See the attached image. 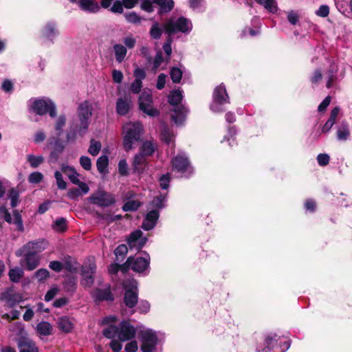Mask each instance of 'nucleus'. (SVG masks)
Returning a JSON list of instances; mask_svg holds the SVG:
<instances>
[{
	"label": "nucleus",
	"mask_w": 352,
	"mask_h": 352,
	"mask_svg": "<svg viewBox=\"0 0 352 352\" xmlns=\"http://www.w3.org/2000/svg\"><path fill=\"white\" fill-rule=\"evenodd\" d=\"M45 248L41 246V243L38 241H30L23 245L21 248L17 250L15 255L17 257L22 256L24 252H32L34 254H38Z\"/></svg>",
	"instance_id": "nucleus-16"
},
{
	"label": "nucleus",
	"mask_w": 352,
	"mask_h": 352,
	"mask_svg": "<svg viewBox=\"0 0 352 352\" xmlns=\"http://www.w3.org/2000/svg\"><path fill=\"white\" fill-rule=\"evenodd\" d=\"M174 114L172 115V120L177 124H182L186 118L187 110L183 105L175 107L173 109Z\"/></svg>",
	"instance_id": "nucleus-25"
},
{
	"label": "nucleus",
	"mask_w": 352,
	"mask_h": 352,
	"mask_svg": "<svg viewBox=\"0 0 352 352\" xmlns=\"http://www.w3.org/2000/svg\"><path fill=\"white\" fill-rule=\"evenodd\" d=\"M54 177L56 180L57 187L60 190H65L67 188V182L64 181L62 173L56 170L54 173Z\"/></svg>",
	"instance_id": "nucleus-53"
},
{
	"label": "nucleus",
	"mask_w": 352,
	"mask_h": 352,
	"mask_svg": "<svg viewBox=\"0 0 352 352\" xmlns=\"http://www.w3.org/2000/svg\"><path fill=\"white\" fill-rule=\"evenodd\" d=\"M91 204L97 205L102 208L109 207L115 204L116 200L113 196L104 191L98 190L89 197Z\"/></svg>",
	"instance_id": "nucleus-11"
},
{
	"label": "nucleus",
	"mask_w": 352,
	"mask_h": 352,
	"mask_svg": "<svg viewBox=\"0 0 352 352\" xmlns=\"http://www.w3.org/2000/svg\"><path fill=\"white\" fill-rule=\"evenodd\" d=\"M304 208L306 210L313 213L316 210V202L313 199H307L304 204Z\"/></svg>",
	"instance_id": "nucleus-62"
},
{
	"label": "nucleus",
	"mask_w": 352,
	"mask_h": 352,
	"mask_svg": "<svg viewBox=\"0 0 352 352\" xmlns=\"http://www.w3.org/2000/svg\"><path fill=\"white\" fill-rule=\"evenodd\" d=\"M163 29L167 34L172 36L176 32H189L192 29V24L190 21L184 16H179L175 21L170 18L163 25Z\"/></svg>",
	"instance_id": "nucleus-4"
},
{
	"label": "nucleus",
	"mask_w": 352,
	"mask_h": 352,
	"mask_svg": "<svg viewBox=\"0 0 352 352\" xmlns=\"http://www.w3.org/2000/svg\"><path fill=\"white\" fill-rule=\"evenodd\" d=\"M173 133L171 130L167 127L164 126L161 131L160 133V139L161 140L165 143L166 144H170L172 140Z\"/></svg>",
	"instance_id": "nucleus-48"
},
{
	"label": "nucleus",
	"mask_w": 352,
	"mask_h": 352,
	"mask_svg": "<svg viewBox=\"0 0 352 352\" xmlns=\"http://www.w3.org/2000/svg\"><path fill=\"white\" fill-rule=\"evenodd\" d=\"M14 219L12 220V223L16 225V230L19 232L24 231V226L23 223V219L20 212L18 210H14L13 212Z\"/></svg>",
	"instance_id": "nucleus-43"
},
{
	"label": "nucleus",
	"mask_w": 352,
	"mask_h": 352,
	"mask_svg": "<svg viewBox=\"0 0 352 352\" xmlns=\"http://www.w3.org/2000/svg\"><path fill=\"white\" fill-rule=\"evenodd\" d=\"M101 148V142L100 141L96 140L94 138H91L90 140L89 147L88 148V153L93 156H96L100 151Z\"/></svg>",
	"instance_id": "nucleus-40"
},
{
	"label": "nucleus",
	"mask_w": 352,
	"mask_h": 352,
	"mask_svg": "<svg viewBox=\"0 0 352 352\" xmlns=\"http://www.w3.org/2000/svg\"><path fill=\"white\" fill-rule=\"evenodd\" d=\"M118 172L122 176H126L128 173V164L125 159L120 160L118 163Z\"/></svg>",
	"instance_id": "nucleus-59"
},
{
	"label": "nucleus",
	"mask_w": 352,
	"mask_h": 352,
	"mask_svg": "<svg viewBox=\"0 0 352 352\" xmlns=\"http://www.w3.org/2000/svg\"><path fill=\"white\" fill-rule=\"evenodd\" d=\"M52 228L54 230L60 231V232H65L67 229V220L64 217H60L56 219V220L54 221Z\"/></svg>",
	"instance_id": "nucleus-47"
},
{
	"label": "nucleus",
	"mask_w": 352,
	"mask_h": 352,
	"mask_svg": "<svg viewBox=\"0 0 352 352\" xmlns=\"http://www.w3.org/2000/svg\"><path fill=\"white\" fill-rule=\"evenodd\" d=\"M81 188H72L67 192V197L72 200L77 199L80 196L85 195Z\"/></svg>",
	"instance_id": "nucleus-52"
},
{
	"label": "nucleus",
	"mask_w": 352,
	"mask_h": 352,
	"mask_svg": "<svg viewBox=\"0 0 352 352\" xmlns=\"http://www.w3.org/2000/svg\"><path fill=\"white\" fill-rule=\"evenodd\" d=\"M34 276L39 282H42L50 277V272L45 268H41L34 273Z\"/></svg>",
	"instance_id": "nucleus-55"
},
{
	"label": "nucleus",
	"mask_w": 352,
	"mask_h": 352,
	"mask_svg": "<svg viewBox=\"0 0 352 352\" xmlns=\"http://www.w3.org/2000/svg\"><path fill=\"white\" fill-rule=\"evenodd\" d=\"M149 33L152 38L156 40L160 38L162 34V30L160 28L158 23L156 22L152 25Z\"/></svg>",
	"instance_id": "nucleus-51"
},
{
	"label": "nucleus",
	"mask_w": 352,
	"mask_h": 352,
	"mask_svg": "<svg viewBox=\"0 0 352 352\" xmlns=\"http://www.w3.org/2000/svg\"><path fill=\"white\" fill-rule=\"evenodd\" d=\"M160 217V212L157 210L153 209L147 212L145 219L148 221H151L155 224H157V220Z\"/></svg>",
	"instance_id": "nucleus-54"
},
{
	"label": "nucleus",
	"mask_w": 352,
	"mask_h": 352,
	"mask_svg": "<svg viewBox=\"0 0 352 352\" xmlns=\"http://www.w3.org/2000/svg\"><path fill=\"white\" fill-rule=\"evenodd\" d=\"M142 206V203L138 200H130L124 204L122 208L125 212L136 211Z\"/></svg>",
	"instance_id": "nucleus-42"
},
{
	"label": "nucleus",
	"mask_w": 352,
	"mask_h": 352,
	"mask_svg": "<svg viewBox=\"0 0 352 352\" xmlns=\"http://www.w3.org/2000/svg\"><path fill=\"white\" fill-rule=\"evenodd\" d=\"M131 108V95L125 94L124 97L118 98L116 101V113L121 116H126Z\"/></svg>",
	"instance_id": "nucleus-15"
},
{
	"label": "nucleus",
	"mask_w": 352,
	"mask_h": 352,
	"mask_svg": "<svg viewBox=\"0 0 352 352\" xmlns=\"http://www.w3.org/2000/svg\"><path fill=\"white\" fill-rule=\"evenodd\" d=\"M157 7V14L160 16L169 13L175 7L174 0H142L140 8L142 10L152 13Z\"/></svg>",
	"instance_id": "nucleus-3"
},
{
	"label": "nucleus",
	"mask_w": 352,
	"mask_h": 352,
	"mask_svg": "<svg viewBox=\"0 0 352 352\" xmlns=\"http://www.w3.org/2000/svg\"><path fill=\"white\" fill-rule=\"evenodd\" d=\"M78 6L84 12L97 13L100 10V6L95 0H79Z\"/></svg>",
	"instance_id": "nucleus-19"
},
{
	"label": "nucleus",
	"mask_w": 352,
	"mask_h": 352,
	"mask_svg": "<svg viewBox=\"0 0 352 352\" xmlns=\"http://www.w3.org/2000/svg\"><path fill=\"white\" fill-rule=\"evenodd\" d=\"M109 158L107 155L99 157L96 162V166L100 173L105 174L108 173Z\"/></svg>",
	"instance_id": "nucleus-36"
},
{
	"label": "nucleus",
	"mask_w": 352,
	"mask_h": 352,
	"mask_svg": "<svg viewBox=\"0 0 352 352\" xmlns=\"http://www.w3.org/2000/svg\"><path fill=\"white\" fill-rule=\"evenodd\" d=\"M153 102L152 94L146 91H143L138 98L139 109L151 117L160 116V111L152 107Z\"/></svg>",
	"instance_id": "nucleus-9"
},
{
	"label": "nucleus",
	"mask_w": 352,
	"mask_h": 352,
	"mask_svg": "<svg viewBox=\"0 0 352 352\" xmlns=\"http://www.w3.org/2000/svg\"><path fill=\"white\" fill-rule=\"evenodd\" d=\"M103 336L113 340L116 336L119 338V327L114 324H111L102 331Z\"/></svg>",
	"instance_id": "nucleus-37"
},
{
	"label": "nucleus",
	"mask_w": 352,
	"mask_h": 352,
	"mask_svg": "<svg viewBox=\"0 0 352 352\" xmlns=\"http://www.w3.org/2000/svg\"><path fill=\"white\" fill-rule=\"evenodd\" d=\"M80 124L78 126V134L80 137H83L87 133L89 126V119L86 117H78Z\"/></svg>",
	"instance_id": "nucleus-39"
},
{
	"label": "nucleus",
	"mask_w": 352,
	"mask_h": 352,
	"mask_svg": "<svg viewBox=\"0 0 352 352\" xmlns=\"http://www.w3.org/2000/svg\"><path fill=\"white\" fill-rule=\"evenodd\" d=\"M43 179V175L40 172H33L28 177V182L31 184H38Z\"/></svg>",
	"instance_id": "nucleus-58"
},
{
	"label": "nucleus",
	"mask_w": 352,
	"mask_h": 352,
	"mask_svg": "<svg viewBox=\"0 0 352 352\" xmlns=\"http://www.w3.org/2000/svg\"><path fill=\"white\" fill-rule=\"evenodd\" d=\"M120 341H129L135 338L137 330L130 320H124L119 324Z\"/></svg>",
	"instance_id": "nucleus-12"
},
{
	"label": "nucleus",
	"mask_w": 352,
	"mask_h": 352,
	"mask_svg": "<svg viewBox=\"0 0 352 352\" xmlns=\"http://www.w3.org/2000/svg\"><path fill=\"white\" fill-rule=\"evenodd\" d=\"M80 166L86 170H90L91 168V159L87 156H81L79 160Z\"/></svg>",
	"instance_id": "nucleus-61"
},
{
	"label": "nucleus",
	"mask_w": 352,
	"mask_h": 352,
	"mask_svg": "<svg viewBox=\"0 0 352 352\" xmlns=\"http://www.w3.org/2000/svg\"><path fill=\"white\" fill-rule=\"evenodd\" d=\"M11 281L18 283L23 276V272L19 268L11 269L8 273Z\"/></svg>",
	"instance_id": "nucleus-49"
},
{
	"label": "nucleus",
	"mask_w": 352,
	"mask_h": 352,
	"mask_svg": "<svg viewBox=\"0 0 352 352\" xmlns=\"http://www.w3.org/2000/svg\"><path fill=\"white\" fill-rule=\"evenodd\" d=\"M25 262V270L32 271L40 264L41 257L38 254H34L32 252H24L22 255Z\"/></svg>",
	"instance_id": "nucleus-18"
},
{
	"label": "nucleus",
	"mask_w": 352,
	"mask_h": 352,
	"mask_svg": "<svg viewBox=\"0 0 352 352\" xmlns=\"http://www.w3.org/2000/svg\"><path fill=\"white\" fill-rule=\"evenodd\" d=\"M123 148L128 152L133 149L137 143L142 141L144 128L139 122L127 124L123 127Z\"/></svg>",
	"instance_id": "nucleus-1"
},
{
	"label": "nucleus",
	"mask_w": 352,
	"mask_h": 352,
	"mask_svg": "<svg viewBox=\"0 0 352 352\" xmlns=\"http://www.w3.org/2000/svg\"><path fill=\"white\" fill-rule=\"evenodd\" d=\"M123 302L129 309L135 307L138 302V289L136 285L130 283L123 285Z\"/></svg>",
	"instance_id": "nucleus-10"
},
{
	"label": "nucleus",
	"mask_w": 352,
	"mask_h": 352,
	"mask_svg": "<svg viewBox=\"0 0 352 352\" xmlns=\"http://www.w3.org/2000/svg\"><path fill=\"white\" fill-rule=\"evenodd\" d=\"M170 76L173 83H179L183 76V72L179 67H173L170 70Z\"/></svg>",
	"instance_id": "nucleus-45"
},
{
	"label": "nucleus",
	"mask_w": 352,
	"mask_h": 352,
	"mask_svg": "<svg viewBox=\"0 0 352 352\" xmlns=\"http://www.w3.org/2000/svg\"><path fill=\"white\" fill-rule=\"evenodd\" d=\"M142 342L140 349L142 352H153L157 344V336L152 330L141 331L138 333Z\"/></svg>",
	"instance_id": "nucleus-8"
},
{
	"label": "nucleus",
	"mask_w": 352,
	"mask_h": 352,
	"mask_svg": "<svg viewBox=\"0 0 352 352\" xmlns=\"http://www.w3.org/2000/svg\"><path fill=\"white\" fill-rule=\"evenodd\" d=\"M289 347L290 340L271 333L265 336V346L258 352H285Z\"/></svg>",
	"instance_id": "nucleus-2"
},
{
	"label": "nucleus",
	"mask_w": 352,
	"mask_h": 352,
	"mask_svg": "<svg viewBox=\"0 0 352 352\" xmlns=\"http://www.w3.org/2000/svg\"><path fill=\"white\" fill-rule=\"evenodd\" d=\"M144 253L146 254L148 258H144L142 256H133V260L131 262L133 271L138 273H142L149 267L150 256L146 252H144Z\"/></svg>",
	"instance_id": "nucleus-17"
},
{
	"label": "nucleus",
	"mask_w": 352,
	"mask_h": 352,
	"mask_svg": "<svg viewBox=\"0 0 352 352\" xmlns=\"http://www.w3.org/2000/svg\"><path fill=\"white\" fill-rule=\"evenodd\" d=\"M128 252V248L125 244L119 245L114 250L116 260L122 261Z\"/></svg>",
	"instance_id": "nucleus-46"
},
{
	"label": "nucleus",
	"mask_w": 352,
	"mask_h": 352,
	"mask_svg": "<svg viewBox=\"0 0 352 352\" xmlns=\"http://www.w3.org/2000/svg\"><path fill=\"white\" fill-rule=\"evenodd\" d=\"M183 96L179 89H173L170 91L168 96V102L172 106L179 107L182 100Z\"/></svg>",
	"instance_id": "nucleus-30"
},
{
	"label": "nucleus",
	"mask_w": 352,
	"mask_h": 352,
	"mask_svg": "<svg viewBox=\"0 0 352 352\" xmlns=\"http://www.w3.org/2000/svg\"><path fill=\"white\" fill-rule=\"evenodd\" d=\"M212 99L213 102L210 105V109L214 112H222L223 109L221 106L230 103V98L223 83H221L214 88Z\"/></svg>",
	"instance_id": "nucleus-6"
},
{
	"label": "nucleus",
	"mask_w": 352,
	"mask_h": 352,
	"mask_svg": "<svg viewBox=\"0 0 352 352\" xmlns=\"http://www.w3.org/2000/svg\"><path fill=\"white\" fill-rule=\"evenodd\" d=\"M96 266L95 263H89L82 266L81 276L82 280L81 285L90 287L94 283V274L96 273Z\"/></svg>",
	"instance_id": "nucleus-14"
},
{
	"label": "nucleus",
	"mask_w": 352,
	"mask_h": 352,
	"mask_svg": "<svg viewBox=\"0 0 352 352\" xmlns=\"http://www.w3.org/2000/svg\"><path fill=\"white\" fill-rule=\"evenodd\" d=\"M138 349V342L136 340H131V342H128L124 347L126 352H137Z\"/></svg>",
	"instance_id": "nucleus-64"
},
{
	"label": "nucleus",
	"mask_w": 352,
	"mask_h": 352,
	"mask_svg": "<svg viewBox=\"0 0 352 352\" xmlns=\"http://www.w3.org/2000/svg\"><path fill=\"white\" fill-rule=\"evenodd\" d=\"M78 175L79 174L74 170L71 174H68V177L72 184L77 185L85 193H88L89 191V186L86 183L81 182L78 178Z\"/></svg>",
	"instance_id": "nucleus-27"
},
{
	"label": "nucleus",
	"mask_w": 352,
	"mask_h": 352,
	"mask_svg": "<svg viewBox=\"0 0 352 352\" xmlns=\"http://www.w3.org/2000/svg\"><path fill=\"white\" fill-rule=\"evenodd\" d=\"M113 47L116 61L119 63H122L127 53L126 47L121 44H115Z\"/></svg>",
	"instance_id": "nucleus-33"
},
{
	"label": "nucleus",
	"mask_w": 352,
	"mask_h": 352,
	"mask_svg": "<svg viewBox=\"0 0 352 352\" xmlns=\"http://www.w3.org/2000/svg\"><path fill=\"white\" fill-rule=\"evenodd\" d=\"M124 17L126 20L131 23L138 24L141 21L140 16L138 15L137 13L135 12L126 13L124 14Z\"/></svg>",
	"instance_id": "nucleus-57"
},
{
	"label": "nucleus",
	"mask_w": 352,
	"mask_h": 352,
	"mask_svg": "<svg viewBox=\"0 0 352 352\" xmlns=\"http://www.w3.org/2000/svg\"><path fill=\"white\" fill-rule=\"evenodd\" d=\"M56 34L55 25L53 23H47L43 30V36L47 38L52 40Z\"/></svg>",
	"instance_id": "nucleus-44"
},
{
	"label": "nucleus",
	"mask_w": 352,
	"mask_h": 352,
	"mask_svg": "<svg viewBox=\"0 0 352 352\" xmlns=\"http://www.w3.org/2000/svg\"><path fill=\"white\" fill-rule=\"evenodd\" d=\"M173 170L181 173L186 178L190 177L194 173V168L191 166L189 159L184 155H177L172 160Z\"/></svg>",
	"instance_id": "nucleus-5"
},
{
	"label": "nucleus",
	"mask_w": 352,
	"mask_h": 352,
	"mask_svg": "<svg viewBox=\"0 0 352 352\" xmlns=\"http://www.w3.org/2000/svg\"><path fill=\"white\" fill-rule=\"evenodd\" d=\"M32 110L38 116L49 113L51 118H55L56 116V106L50 100L36 99L31 106Z\"/></svg>",
	"instance_id": "nucleus-7"
},
{
	"label": "nucleus",
	"mask_w": 352,
	"mask_h": 352,
	"mask_svg": "<svg viewBox=\"0 0 352 352\" xmlns=\"http://www.w3.org/2000/svg\"><path fill=\"white\" fill-rule=\"evenodd\" d=\"M148 162L145 157L136 154L132 163L133 172L139 175L142 174L147 166Z\"/></svg>",
	"instance_id": "nucleus-20"
},
{
	"label": "nucleus",
	"mask_w": 352,
	"mask_h": 352,
	"mask_svg": "<svg viewBox=\"0 0 352 352\" xmlns=\"http://www.w3.org/2000/svg\"><path fill=\"white\" fill-rule=\"evenodd\" d=\"M65 148L64 144L58 138H56L54 142L53 150L50 154V160L56 162L59 158L60 155L63 152Z\"/></svg>",
	"instance_id": "nucleus-24"
},
{
	"label": "nucleus",
	"mask_w": 352,
	"mask_h": 352,
	"mask_svg": "<svg viewBox=\"0 0 352 352\" xmlns=\"http://www.w3.org/2000/svg\"><path fill=\"white\" fill-rule=\"evenodd\" d=\"M66 124V117L65 115H60L55 123V130L57 131V135L59 137L63 133V128Z\"/></svg>",
	"instance_id": "nucleus-50"
},
{
	"label": "nucleus",
	"mask_w": 352,
	"mask_h": 352,
	"mask_svg": "<svg viewBox=\"0 0 352 352\" xmlns=\"http://www.w3.org/2000/svg\"><path fill=\"white\" fill-rule=\"evenodd\" d=\"M349 124L346 120H343L337 128L336 138L338 141H346L350 137Z\"/></svg>",
	"instance_id": "nucleus-22"
},
{
	"label": "nucleus",
	"mask_w": 352,
	"mask_h": 352,
	"mask_svg": "<svg viewBox=\"0 0 352 352\" xmlns=\"http://www.w3.org/2000/svg\"><path fill=\"white\" fill-rule=\"evenodd\" d=\"M56 323L58 328L65 333L72 332L74 329V324L66 316L58 318Z\"/></svg>",
	"instance_id": "nucleus-23"
},
{
	"label": "nucleus",
	"mask_w": 352,
	"mask_h": 352,
	"mask_svg": "<svg viewBox=\"0 0 352 352\" xmlns=\"http://www.w3.org/2000/svg\"><path fill=\"white\" fill-rule=\"evenodd\" d=\"M18 346L20 349V352H38V349L35 342L25 337L20 338Z\"/></svg>",
	"instance_id": "nucleus-21"
},
{
	"label": "nucleus",
	"mask_w": 352,
	"mask_h": 352,
	"mask_svg": "<svg viewBox=\"0 0 352 352\" xmlns=\"http://www.w3.org/2000/svg\"><path fill=\"white\" fill-rule=\"evenodd\" d=\"M77 115L78 117H86L90 118L92 116L91 104L87 100L80 104L77 110Z\"/></svg>",
	"instance_id": "nucleus-26"
},
{
	"label": "nucleus",
	"mask_w": 352,
	"mask_h": 352,
	"mask_svg": "<svg viewBox=\"0 0 352 352\" xmlns=\"http://www.w3.org/2000/svg\"><path fill=\"white\" fill-rule=\"evenodd\" d=\"M142 235L143 232L140 230H136L129 235L126 242L130 249H135L138 239H140Z\"/></svg>",
	"instance_id": "nucleus-35"
},
{
	"label": "nucleus",
	"mask_w": 352,
	"mask_h": 352,
	"mask_svg": "<svg viewBox=\"0 0 352 352\" xmlns=\"http://www.w3.org/2000/svg\"><path fill=\"white\" fill-rule=\"evenodd\" d=\"M170 175L168 173L162 175L160 178V186L162 189L166 190L169 187Z\"/></svg>",
	"instance_id": "nucleus-60"
},
{
	"label": "nucleus",
	"mask_w": 352,
	"mask_h": 352,
	"mask_svg": "<svg viewBox=\"0 0 352 352\" xmlns=\"http://www.w3.org/2000/svg\"><path fill=\"white\" fill-rule=\"evenodd\" d=\"M2 299L5 300L10 307H13L21 300V296L19 294H12L6 292L2 293Z\"/></svg>",
	"instance_id": "nucleus-32"
},
{
	"label": "nucleus",
	"mask_w": 352,
	"mask_h": 352,
	"mask_svg": "<svg viewBox=\"0 0 352 352\" xmlns=\"http://www.w3.org/2000/svg\"><path fill=\"white\" fill-rule=\"evenodd\" d=\"M91 296L96 303H99L103 301L112 302L115 299L114 295L111 292L110 285H109L104 289H100L98 287L95 288L91 292Z\"/></svg>",
	"instance_id": "nucleus-13"
},
{
	"label": "nucleus",
	"mask_w": 352,
	"mask_h": 352,
	"mask_svg": "<svg viewBox=\"0 0 352 352\" xmlns=\"http://www.w3.org/2000/svg\"><path fill=\"white\" fill-rule=\"evenodd\" d=\"M142 87V81H140V79H135V80L131 83L130 87V90L133 94H139Z\"/></svg>",
	"instance_id": "nucleus-63"
},
{
	"label": "nucleus",
	"mask_w": 352,
	"mask_h": 352,
	"mask_svg": "<svg viewBox=\"0 0 352 352\" xmlns=\"http://www.w3.org/2000/svg\"><path fill=\"white\" fill-rule=\"evenodd\" d=\"M8 198L10 199V206L12 208L17 206L19 202V192L15 188H11L8 190Z\"/></svg>",
	"instance_id": "nucleus-41"
},
{
	"label": "nucleus",
	"mask_w": 352,
	"mask_h": 352,
	"mask_svg": "<svg viewBox=\"0 0 352 352\" xmlns=\"http://www.w3.org/2000/svg\"><path fill=\"white\" fill-rule=\"evenodd\" d=\"M27 161L32 168H36L44 162L45 158L42 155L30 154L27 156Z\"/></svg>",
	"instance_id": "nucleus-38"
},
{
	"label": "nucleus",
	"mask_w": 352,
	"mask_h": 352,
	"mask_svg": "<svg viewBox=\"0 0 352 352\" xmlns=\"http://www.w3.org/2000/svg\"><path fill=\"white\" fill-rule=\"evenodd\" d=\"M155 151V147L154 146L152 142L146 140L142 143L141 147L140 148L138 154L146 157L152 156Z\"/></svg>",
	"instance_id": "nucleus-29"
},
{
	"label": "nucleus",
	"mask_w": 352,
	"mask_h": 352,
	"mask_svg": "<svg viewBox=\"0 0 352 352\" xmlns=\"http://www.w3.org/2000/svg\"><path fill=\"white\" fill-rule=\"evenodd\" d=\"M166 196L167 193H160L159 195L154 197L151 201V206L157 210L164 208L165 207Z\"/></svg>",
	"instance_id": "nucleus-34"
},
{
	"label": "nucleus",
	"mask_w": 352,
	"mask_h": 352,
	"mask_svg": "<svg viewBox=\"0 0 352 352\" xmlns=\"http://www.w3.org/2000/svg\"><path fill=\"white\" fill-rule=\"evenodd\" d=\"M52 324L46 321L40 322L36 325V331L42 336H47L52 334Z\"/></svg>",
	"instance_id": "nucleus-31"
},
{
	"label": "nucleus",
	"mask_w": 352,
	"mask_h": 352,
	"mask_svg": "<svg viewBox=\"0 0 352 352\" xmlns=\"http://www.w3.org/2000/svg\"><path fill=\"white\" fill-rule=\"evenodd\" d=\"M63 268L69 272H76L78 270L77 263L73 261L71 258L65 260Z\"/></svg>",
	"instance_id": "nucleus-56"
},
{
	"label": "nucleus",
	"mask_w": 352,
	"mask_h": 352,
	"mask_svg": "<svg viewBox=\"0 0 352 352\" xmlns=\"http://www.w3.org/2000/svg\"><path fill=\"white\" fill-rule=\"evenodd\" d=\"M65 292L73 294L77 289V278L75 276L67 277L63 283Z\"/></svg>",
	"instance_id": "nucleus-28"
}]
</instances>
